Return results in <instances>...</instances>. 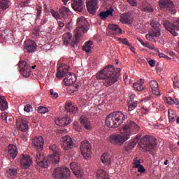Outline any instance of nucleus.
<instances>
[{"instance_id":"nucleus-48","label":"nucleus","mask_w":179,"mask_h":179,"mask_svg":"<svg viewBox=\"0 0 179 179\" xmlns=\"http://www.w3.org/2000/svg\"><path fill=\"white\" fill-rule=\"evenodd\" d=\"M168 114H169V118L170 122L174 121V118L176 117V115H174V111L169 110L168 111Z\"/></svg>"},{"instance_id":"nucleus-20","label":"nucleus","mask_w":179,"mask_h":179,"mask_svg":"<svg viewBox=\"0 0 179 179\" xmlns=\"http://www.w3.org/2000/svg\"><path fill=\"white\" fill-rule=\"evenodd\" d=\"M48 166L51 163L52 164H58L59 163V153H52L46 158Z\"/></svg>"},{"instance_id":"nucleus-29","label":"nucleus","mask_w":179,"mask_h":179,"mask_svg":"<svg viewBox=\"0 0 179 179\" xmlns=\"http://www.w3.org/2000/svg\"><path fill=\"white\" fill-rule=\"evenodd\" d=\"M17 127L18 129L22 132H26V131L29 130V124H27L26 120L20 121V122L17 123Z\"/></svg>"},{"instance_id":"nucleus-24","label":"nucleus","mask_w":179,"mask_h":179,"mask_svg":"<svg viewBox=\"0 0 179 179\" xmlns=\"http://www.w3.org/2000/svg\"><path fill=\"white\" fill-rule=\"evenodd\" d=\"M120 22L122 23V24H129L131 26L134 20L129 14L123 13L120 15Z\"/></svg>"},{"instance_id":"nucleus-23","label":"nucleus","mask_w":179,"mask_h":179,"mask_svg":"<svg viewBox=\"0 0 179 179\" xmlns=\"http://www.w3.org/2000/svg\"><path fill=\"white\" fill-rule=\"evenodd\" d=\"M108 29L110 30V33L112 37L117 36V34H120L122 30L120 29V26L117 24H110L108 25Z\"/></svg>"},{"instance_id":"nucleus-10","label":"nucleus","mask_w":179,"mask_h":179,"mask_svg":"<svg viewBox=\"0 0 179 179\" xmlns=\"http://www.w3.org/2000/svg\"><path fill=\"white\" fill-rule=\"evenodd\" d=\"M69 70V66H59L56 74L57 78H64V76H66L70 80L71 79H73V78H76V76L74 73H69L68 71Z\"/></svg>"},{"instance_id":"nucleus-39","label":"nucleus","mask_w":179,"mask_h":179,"mask_svg":"<svg viewBox=\"0 0 179 179\" xmlns=\"http://www.w3.org/2000/svg\"><path fill=\"white\" fill-rule=\"evenodd\" d=\"M76 82V78L73 77L72 79H69L67 77L64 79V83L65 86H69L71 85H73Z\"/></svg>"},{"instance_id":"nucleus-28","label":"nucleus","mask_w":179,"mask_h":179,"mask_svg":"<svg viewBox=\"0 0 179 179\" xmlns=\"http://www.w3.org/2000/svg\"><path fill=\"white\" fill-rule=\"evenodd\" d=\"M145 83V80L141 79L140 81H137L134 83L133 85V87L134 90L136 92H142V90H145V87H143V84Z\"/></svg>"},{"instance_id":"nucleus-19","label":"nucleus","mask_w":179,"mask_h":179,"mask_svg":"<svg viewBox=\"0 0 179 179\" xmlns=\"http://www.w3.org/2000/svg\"><path fill=\"white\" fill-rule=\"evenodd\" d=\"M31 163H33V160H31L30 156L27 155H22L20 159V164L23 169H29V167L31 166Z\"/></svg>"},{"instance_id":"nucleus-61","label":"nucleus","mask_w":179,"mask_h":179,"mask_svg":"<svg viewBox=\"0 0 179 179\" xmlns=\"http://www.w3.org/2000/svg\"><path fill=\"white\" fill-rule=\"evenodd\" d=\"M58 26L60 27V29H62V27H64V26H65V24L64 22H62V21H59Z\"/></svg>"},{"instance_id":"nucleus-35","label":"nucleus","mask_w":179,"mask_h":179,"mask_svg":"<svg viewBox=\"0 0 179 179\" xmlns=\"http://www.w3.org/2000/svg\"><path fill=\"white\" fill-rule=\"evenodd\" d=\"M8 102H6V99L5 96H0V110L1 111H5V110H8Z\"/></svg>"},{"instance_id":"nucleus-36","label":"nucleus","mask_w":179,"mask_h":179,"mask_svg":"<svg viewBox=\"0 0 179 179\" xmlns=\"http://www.w3.org/2000/svg\"><path fill=\"white\" fill-rule=\"evenodd\" d=\"M92 45H93V41H89L85 43V45L83 47V51L85 52H90L92 51Z\"/></svg>"},{"instance_id":"nucleus-12","label":"nucleus","mask_w":179,"mask_h":179,"mask_svg":"<svg viewBox=\"0 0 179 179\" xmlns=\"http://www.w3.org/2000/svg\"><path fill=\"white\" fill-rule=\"evenodd\" d=\"M36 162L37 167H42L43 169L48 167V161H47V158H44V155L42 154L41 150H38L36 152Z\"/></svg>"},{"instance_id":"nucleus-40","label":"nucleus","mask_w":179,"mask_h":179,"mask_svg":"<svg viewBox=\"0 0 179 179\" xmlns=\"http://www.w3.org/2000/svg\"><path fill=\"white\" fill-rule=\"evenodd\" d=\"M137 106L138 103H136V101H132V99L128 102L129 111H134V110H135Z\"/></svg>"},{"instance_id":"nucleus-56","label":"nucleus","mask_w":179,"mask_h":179,"mask_svg":"<svg viewBox=\"0 0 179 179\" xmlns=\"http://www.w3.org/2000/svg\"><path fill=\"white\" fill-rule=\"evenodd\" d=\"M128 2L131 5V6H138V3L136 2V0H128Z\"/></svg>"},{"instance_id":"nucleus-64","label":"nucleus","mask_w":179,"mask_h":179,"mask_svg":"<svg viewBox=\"0 0 179 179\" xmlns=\"http://www.w3.org/2000/svg\"><path fill=\"white\" fill-rule=\"evenodd\" d=\"M138 40L139 43H141V45H143V44H144V43H145V42L143 41V40H142L141 38H138Z\"/></svg>"},{"instance_id":"nucleus-51","label":"nucleus","mask_w":179,"mask_h":179,"mask_svg":"<svg viewBox=\"0 0 179 179\" xmlns=\"http://www.w3.org/2000/svg\"><path fill=\"white\" fill-rule=\"evenodd\" d=\"M24 111L26 113H31V111H33V107H31V105H27L24 108Z\"/></svg>"},{"instance_id":"nucleus-9","label":"nucleus","mask_w":179,"mask_h":179,"mask_svg":"<svg viewBox=\"0 0 179 179\" xmlns=\"http://www.w3.org/2000/svg\"><path fill=\"white\" fill-rule=\"evenodd\" d=\"M80 148L83 157L85 158L86 160L90 159L92 156V145L90 143L87 141H83Z\"/></svg>"},{"instance_id":"nucleus-41","label":"nucleus","mask_w":179,"mask_h":179,"mask_svg":"<svg viewBox=\"0 0 179 179\" xmlns=\"http://www.w3.org/2000/svg\"><path fill=\"white\" fill-rule=\"evenodd\" d=\"M142 9L143 12H146V13H152V12H153V8L150 4H144Z\"/></svg>"},{"instance_id":"nucleus-31","label":"nucleus","mask_w":179,"mask_h":179,"mask_svg":"<svg viewBox=\"0 0 179 179\" xmlns=\"http://www.w3.org/2000/svg\"><path fill=\"white\" fill-rule=\"evenodd\" d=\"M96 177L98 179H110L108 173L103 169H99L96 172Z\"/></svg>"},{"instance_id":"nucleus-60","label":"nucleus","mask_w":179,"mask_h":179,"mask_svg":"<svg viewBox=\"0 0 179 179\" xmlns=\"http://www.w3.org/2000/svg\"><path fill=\"white\" fill-rule=\"evenodd\" d=\"M141 112L143 114H148V113H149V109H148V108L143 107L141 108Z\"/></svg>"},{"instance_id":"nucleus-45","label":"nucleus","mask_w":179,"mask_h":179,"mask_svg":"<svg viewBox=\"0 0 179 179\" xmlns=\"http://www.w3.org/2000/svg\"><path fill=\"white\" fill-rule=\"evenodd\" d=\"M17 171L15 169H9L7 170V173L10 177H13V176H16Z\"/></svg>"},{"instance_id":"nucleus-46","label":"nucleus","mask_w":179,"mask_h":179,"mask_svg":"<svg viewBox=\"0 0 179 179\" xmlns=\"http://www.w3.org/2000/svg\"><path fill=\"white\" fill-rule=\"evenodd\" d=\"M70 167L73 173H75V171H76L77 170H79V169H80V167H79V166H78V164H76V162H72L70 164Z\"/></svg>"},{"instance_id":"nucleus-8","label":"nucleus","mask_w":179,"mask_h":179,"mask_svg":"<svg viewBox=\"0 0 179 179\" xmlns=\"http://www.w3.org/2000/svg\"><path fill=\"white\" fill-rule=\"evenodd\" d=\"M71 177V171L66 167L56 168L53 173L55 179H66Z\"/></svg>"},{"instance_id":"nucleus-53","label":"nucleus","mask_w":179,"mask_h":179,"mask_svg":"<svg viewBox=\"0 0 179 179\" xmlns=\"http://www.w3.org/2000/svg\"><path fill=\"white\" fill-rule=\"evenodd\" d=\"M158 57H159V58H165L166 59H171V57L164 55V53L160 52H158Z\"/></svg>"},{"instance_id":"nucleus-32","label":"nucleus","mask_w":179,"mask_h":179,"mask_svg":"<svg viewBox=\"0 0 179 179\" xmlns=\"http://www.w3.org/2000/svg\"><path fill=\"white\" fill-rule=\"evenodd\" d=\"M60 13L62 16V17H64V19L68 17V16H71V15H72V12H71V10H69V8L63 6L62 8H60Z\"/></svg>"},{"instance_id":"nucleus-15","label":"nucleus","mask_w":179,"mask_h":179,"mask_svg":"<svg viewBox=\"0 0 179 179\" xmlns=\"http://www.w3.org/2000/svg\"><path fill=\"white\" fill-rule=\"evenodd\" d=\"M99 0H90L87 3V9L90 13L94 15L97 9H99Z\"/></svg>"},{"instance_id":"nucleus-63","label":"nucleus","mask_w":179,"mask_h":179,"mask_svg":"<svg viewBox=\"0 0 179 179\" xmlns=\"http://www.w3.org/2000/svg\"><path fill=\"white\" fill-rule=\"evenodd\" d=\"M173 86H174V87H176L177 89H178V87H179V83L173 81Z\"/></svg>"},{"instance_id":"nucleus-22","label":"nucleus","mask_w":179,"mask_h":179,"mask_svg":"<svg viewBox=\"0 0 179 179\" xmlns=\"http://www.w3.org/2000/svg\"><path fill=\"white\" fill-rule=\"evenodd\" d=\"M71 8H73V10H76L77 12H82L83 10V8H85V6H83V1H73V3H71Z\"/></svg>"},{"instance_id":"nucleus-14","label":"nucleus","mask_w":179,"mask_h":179,"mask_svg":"<svg viewBox=\"0 0 179 179\" xmlns=\"http://www.w3.org/2000/svg\"><path fill=\"white\" fill-rule=\"evenodd\" d=\"M20 72L24 78L30 76L31 67L27 64V62L23 61L20 62Z\"/></svg>"},{"instance_id":"nucleus-38","label":"nucleus","mask_w":179,"mask_h":179,"mask_svg":"<svg viewBox=\"0 0 179 179\" xmlns=\"http://www.w3.org/2000/svg\"><path fill=\"white\" fill-rule=\"evenodd\" d=\"M71 40H72V34L69 32L63 35V41L66 45L71 43Z\"/></svg>"},{"instance_id":"nucleus-18","label":"nucleus","mask_w":179,"mask_h":179,"mask_svg":"<svg viewBox=\"0 0 179 179\" xmlns=\"http://www.w3.org/2000/svg\"><path fill=\"white\" fill-rule=\"evenodd\" d=\"M55 122L56 125H58L59 127H64L65 125H69V124H71L72 122V119L68 116L62 118L57 117L55 120Z\"/></svg>"},{"instance_id":"nucleus-2","label":"nucleus","mask_w":179,"mask_h":179,"mask_svg":"<svg viewBox=\"0 0 179 179\" xmlns=\"http://www.w3.org/2000/svg\"><path fill=\"white\" fill-rule=\"evenodd\" d=\"M120 72H121L120 68L115 69L114 66L108 65L96 73V79L103 80L104 86H111L118 80Z\"/></svg>"},{"instance_id":"nucleus-50","label":"nucleus","mask_w":179,"mask_h":179,"mask_svg":"<svg viewBox=\"0 0 179 179\" xmlns=\"http://www.w3.org/2000/svg\"><path fill=\"white\" fill-rule=\"evenodd\" d=\"M143 46L149 48V50H155V45H150L148 42H144Z\"/></svg>"},{"instance_id":"nucleus-42","label":"nucleus","mask_w":179,"mask_h":179,"mask_svg":"<svg viewBox=\"0 0 179 179\" xmlns=\"http://www.w3.org/2000/svg\"><path fill=\"white\" fill-rule=\"evenodd\" d=\"M50 13H51L52 16H53V17H55V19H56V20H59L61 19V15H59V13H58V12H57L54 10H51Z\"/></svg>"},{"instance_id":"nucleus-59","label":"nucleus","mask_w":179,"mask_h":179,"mask_svg":"<svg viewBox=\"0 0 179 179\" xmlns=\"http://www.w3.org/2000/svg\"><path fill=\"white\" fill-rule=\"evenodd\" d=\"M148 64L152 68H154L155 65H156V62L155 60H149Z\"/></svg>"},{"instance_id":"nucleus-17","label":"nucleus","mask_w":179,"mask_h":179,"mask_svg":"<svg viewBox=\"0 0 179 179\" xmlns=\"http://www.w3.org/2000/svg\"><path fill=\"white\" fill-rule=\"evenodd\" d=\"M34 146L38 150L44 149V138L41 136H36L33 140Z\"/></svg>"},{"instance_id":"nucleus-30","label":"nucleus","mask_w":179,"mask_h":179,"mask_svg":"<svg viewBox=\"0 0 179 179\" xmlns=\"http://www.w3.org/2000/svg\"><path fill=\"white\" fill-rule=\"evenodd\" d=\"M80 121L81 124L84 125V128H85V129H87L88 131H90V129H92L90 122H89V120L85 115H83L80 117Z\"/></svg>"},{"instance_id":"nucleus-25","label":"nucleus","mask_w":179,"mask_h":179,"mask_svg":"<svg viewBox=\"0 0 179 179\" xmlns=\"http://www.w3.org/2000/svg\"><path fill=\"white\" fill-rule=\"evenodd\" d=\"M150 87H151L153 94L155 96H160V92L159 91V83L156 80H151L149 83Z\"/></svg>"},{"instance_id":"nucleus-4","label":"nucleus","mask_w":179,"mask_h":179,"mask_svg":"<svg viewBox=\"0 0 179 179\" xmlns=\"http://www.w3.org/2000/svg\"><path fill=\"white\" fill-rule=\"evenodd\" d=\"M128 118V115L121 111H116L110 113L106 118V125L108 128H118L124 124V121Z\"/></svg>"},{"instance_id":"nucleus-11","label":"nucleus","mask_w":179,"mask_h":179,"mask_svg":"<svg viewBox=\"0 0 179 179\" xmlns=\"http://www.w3.org/2000/svg\"><path fill=\"white\" fill-rule=\"evenodd\" d=\"M159 6L160 9H169L171 15H176V8L171 0H159Z\"/></svg>"},{"instance_id":"nucleus-37","label":"nucleus","mask_w":179,"mask_h":179,"mask_svg":"<svg viewBox=\"0 0 179 179\" xmlns=\"http://www.w3.org/2000/svg\"><path fill=\"white\" fill-rule=\"evenodd\" d=\"M165 103L166 104H169V106H171L172 104H176V106H178L179 101L177 99H173L171 97H166L164 99Z\"/></svg>"},{"instance_id":"nucleus-57","label":"nucleus","mask_w":179,"mask_h":179,"mask_svg":"<svg viewBox=\"0 0 179 179\" xmlns=\"http://www.w3.org/2000/svg\"><path fill=\"white\" fill-rule=\"evenodd\" d=\"M1 120H3V121H6L8 120V113L6 112H3L1 113Z\"/></svg>"},{"instance_id":"nucleus-34","label":"nucleus","mask_w":179,"mask_h":179,"mask_svg":"<svg viewBox=\"0 0 179 179\" xmlns=\"http://www.w3.org/2000/svg\"><path fill=\"white\" fill-rule=\"evenodd\" d=\"M113 12H114V9H113V7H110L108 10H107L106 12H101L99 13V17L102 20H104L106 17H108L110 15H113Z\"/></svg>"},{"instance_id":"nucleus-16","label":"nucleus","mask_w":179,"mask_h":179,"mask_svg":"<svg viewBox=\"0 0 179 179\" xmlns=\"http://www.w3.org/2000/svg\"><path fill=\"white\" fill-rule=\"evenodd\" d=\"M37 49V44L31 40H28L24 42V50L26 52H34Z\"/></svg>"},{"instance_id":"nucleus-26","label":"nucleus","mask_w":179,"mask_h":179,"mask_svg":"<svg viewBox=\"0 0 179 179\" xmlns=\"http://www.w3.org/2000/svg\"><path fill=\"white\" fill-rule=\"evenodd\" d=\"M65 108L66 110V111H68V113H70V114H76V113H78V106L73 105L72 102H67L66 106H65Z\"/></svg>"},{"instance_id":"nucleus-33","label":"nucleus","mask_w":179,"mask_h":179,"mask_svg":"<svg viewBox=\"0 0 179 179\" xmlns=\"http://www.w3.org/2000/svg\"><path fill=\"white\" fill-rule=\"evenodd\" d=\"M10 6V1L9 0H0V13L2 10H6Z\"/></svg>"},{"instance_id":"nucleus-3","label":"nucleus","mask_w":179,"mask_h":179,"mask_svg":"<svg viewBox=\"0 0 179 179\" xmlns=\"http://www.w3.org/2000/svg\"><path fill=\"white\" fill-rule=\"evenodd\" d=\"M139 141V145L143 150H145V152H151V150H153V149L157 146V141L156 138H150L149 136H144L142 138V135H137L136 138L129 141L126 148L127 152L132 150V149L136 146V143H138Z\"/></svg>"},{"instance_id":"nucleus-55","label":"nucleus","mask_w":179,"mask_h":179,"mask_svg":"<svg viewBox=\"0 0 179 179\" xmlns=\"http://www.w3.org/2000/svg\"><path fill=\"white\" fill-rule=\"evenodd\" d=\"M50 93L52 97H54L55 99L58 97V92H55L54 90H50Z\"/></svg>"},{"instance_id":"nucleus-13","label":"nucleus","mask_w":179,"mask_h":179,"mask_svg":"<svg viewBox=\"0 0 179 179\" xmlns=\"http://www.w3.org/2000/svg\"><path fill=\"white\" fill-rule=\"evenodd\" d=\"M61 145L64 150L73 149V141L69 136H64L60 139Z\"/></svg>"},{"instance_id":"nucleus-44","label":"nucleus","mask_w":179,"mask_h":179,"mask_svg":"<svg viewBox=\"0 0 179 179\" xmlns=\"http://www.w3.org/2000/svg\"><path fill=\"white\" fill-rule=\"evenodd\" d=\"M38 112L39 114H45L48 113V108L47 107L39 106L38 108Z\"/></svg>"},{"instance_id":"nucleus-21","label":"nucleus","mask_w":179,"mask_h":179,"mask_svg":"<svg viewBox=\"0 0 179 179\" xmlns=\"http://www.w3.org/2000/svg\"><path fill=\"white\" fill-rule=\"evenodd\" d=\"M17 153H19L17 151V147H16V145L10 144L8 149V157H10V159H15L16 156H17Z\"/></svg>"},{"instance_id":"nucleus-1","label":"nucleus","mask_w":179,"mask_h":179,"mask_svg":"<svg viewBox=\"0 0 179 179\" xmlns=\"http://www.w3.org/2000/svg\"><path fill=\"white\" fill-rule=\"evenodd\" d=\"M139 128L135 122L130 120L123 125L120 134L115 133L109 136V142L117 146H122L132 135L139 132Z\"/></svg>"},{"instance_id":"nucleus-6","label":"nucleus","mask_w":179,"mask_h":179,"mask_svg":"<svg viewBox=\"0 0 179 179\" xmlns=\"http://www.w3.org/2000/svg\"><path fill=\"white\" fill-rule=\"evenodd\" d=\"M150 24L152 28L148 31V34H145V38L149 41L156 43V37H160L162 36V26L159 23V21L156 20H153Z\"/></svg>"},{"instance_id":"nucleus-7","label":"nucleus","mask_w":179,"mask_h":179,"mask_svg":"<svg viewBox=\"0 0 179 179\" xmlns=\"http://www.w3.org/2000/svg\"><path fill=\"white\" fill-rule=\"evenodd\" d=\"M164 26L168 31H169L172 36L177 37L178 36L179 31V19L174 18L173 23L169 22V21H166L164 22Z\"/></svg>"},{"instance_id":"nucleus-52","label":"nucleus","mask_w":179,"mask_h":179,"mask_svg":"<svg viewBox=\"0 0 179 179\" xmlns=\"http://www.w3.org/2000/svg\"><path fill=\"white\" fill-rule=\"evenodd\" d=\"M136 169H138V173H145L146 171V169H145V167H143V165H138L136 167Z\"/></svg>"},{"instance_id":"nucleus-62","label":"nucleus","mask_w":179,"mask_h":179,"mask_svg":"<svg viewBox=\"0 0 179 179\" xmlns=\"http://www.w3.org/2000/svg\"><path fill=\"white\" fill-rule=\"evenodd\" d=\"M152 107H154V108H159V103H157V102L152 103Z\"/></svg>"},{"instance_id":"nucleus-58","label":"nucleus","mask_w":179,"mask_h":179,"mask_svg":"<svg viewBox=\"0 0 179 179\" xmlns=\"http://www.w3.org/2000/svg\"><path fill=\"white\" fill-rule=\"evenodd\" d=\"M43 10V8L41 7H38L37 9V17H40L41 16V12Z\"/></svg>"},{"instance_id":"nucleus-43","label":"nucleus","mask_w":179,"mask_h":179,"mask_svg":"<svg viewBox=\"0 0 179 179\" xmlns=\"http://www.w3.org/2000/svg\"><path fill=\"white\" fill-rule=\"evenodd\" d=\"M117 41H120V44H124V45H131L127 38H117Z\"/></svg>"},{"instance_id":"nucleus-5","label":"nucleus","mask_w":179,"mask_h":179,"mask_svg":"<svg viewBox=\"0 0 179 179\" xmlns=\"http://www.w3.org/2000/svg\"><path fill=\"white\" fill-rule=\"evenodd\" d=\"M78 27L74 31V34L76 40H79L85 33L89 31L90 25L87 20L85 17H80L77 19Z\"/></svg>"},{"instance_id":"nucleus-49","label":"nucleus","mask_w":179,"mask_h":179,"mask_svg":"<svg viewBox=\"0 0 179 179\" xmlns=\"http://www.w3.org/2000/svg\"><path fill=\"white\" fill-rule=\"evenodd\" d=\"M49 149L50 150H52V153H59V149L57 148L56 145L50 146Z\"/></svg>"},{"instance_id":"nucleus-27","label":"nucleus","mask_w":179,"mask_h":179,"mask_svg":"<svg viewBox=\"0 0 179 179\" xmlns=\"http://www.w3.org/2000/svg\"><path fill=\"white\" fill-rule=\"evenodd\" d=\"M101 162L105 166L111 164V155L108 152H104L101 156Z\"/></svg>"},{"instance_id":"nucleus-54","label":"nucleus","mask_w":179,"mask_h":179,"mask_svg":"<svg viewBox=\"0 0 179 179\" xmlns=\"http://www.w3.org/2000/svg\"><path fill=\"white\" fill-rule=\"evenodd\" d=\"M134 164H135L134 167H138V166H141V160L138 159V157H135L134 159Z\"/></svg>"},{"instance_id":"nucleus-47","label":"nucleus","mask_w":179,"mask_h":179,"mask_svg":"<svg viewBox=\"0 0 179 179\" xmlns=\"http://www.w3.org/2000/svg\"><path fill=\"white\" fill-rule=\"evenodd\" d=\"M73 127L75 131H76L77 132H80V131H82V128H80L78 122H74L73 124Z\"/></svg>"}]
</instances>
